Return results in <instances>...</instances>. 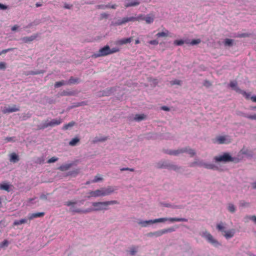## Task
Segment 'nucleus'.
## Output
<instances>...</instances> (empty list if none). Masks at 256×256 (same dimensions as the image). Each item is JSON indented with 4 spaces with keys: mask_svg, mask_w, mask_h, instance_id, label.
Returning a JSON list of instances; mask_svg holds the SVG:
<instances>
[{
    "mask_svg": "<svg viewBox=\"0 0 256 256\" xmlns=\"http://www.w3.org/2000/svg\"><path fill=\"white\" fill-rule=\"evenodd\" d=\"M20 110L19 107L16 105H14L12 106L4 107L2 110V112L4 114H10L14 112H18Z\"/></svg>",
    "mask_w": 256,
    "mask_h": 256,
    "instance_id": "9b49d317",
    "label": "nucleus"
},
{
    "mask_svg": "<svg viewBox=\"0 0 256 256\" xmlns=\"http://www.w3.org/2000/svg\"><path fill=\"white\" fill-rule=\"evenodd\" d=\"M162 110H165V111H169L170 110V108L166 106H163L162 107Z\"/></svg>",
    "mask_w": 256,
    "mask_h": 256,
    "instance_id": "e2e57ef3",
    "label": "nucleus"
},
{
    "mask_svg": "<svg viewBox=\"0 0 256 256\" xmlns=\"http://www.w3.org/2000/svg\"><path fill=\"white\" fill-rule=\"evenodd\" d=\"M138 246H132L130 248L129 253L131 256H134L137 252Z\"/></svg>",
    "mask_w": 256,
    "mask_h": 256,
    "instance_id": "c85d7f7f",
    "label": "nucleus"
},
{
    "mask_svg": "<svg viewBox=\"0 0 256 256\" xmlns=\"http://www.w3.org/2000/svg\"><path fill=\"white\" fill-rule=\"evenodd\" d=\"M80 172V169L78 168L68 172V175L76 176Z\"/></svg>",
    "mask_w": 256,
    "mask_h": 256,
    "instance_id": "72a5a7b5",
    "label": "nucleus"
},
{
    "mask_svg": "<svg viewBox=\"0 0 256 256\" xmlns=\"http://www.w3.org/2000/svg\"><path fill=\"white\" fill-rule=\"evenodd\" d=\"M154 16L152 14H148L145 16L144 20L148 24H150L153 22L154 21Z\"/></svg>",
    "mask_w": 256,
    "mask_h": 256,
    "instance_id": "a211bd4d",
    "label": "nucleus"
},
{
    "mask_svg": "<svg viewBox=\"0 0 256 256\" xmlns=\"http://www.w3.org/2000/svg\"><path fill=\"white\" fill-rule=\"evenodd\" d=\"M140 4V2H138V0H134L133 1L128 0V2H126L124 6L126 8H128V7H130V6H138Z\"/></svg>",
    "mask_w": 256,
    "mask_h": 256,
    "instance_id": "f3484780",
    "label": "nucleus"
},
{
    "mask_svg": "<svg viewBox=\"0 0 256 256\" xmlns=\"http://www.w3.org/2000/svg\"><path fill=\"white\" fill-rule=\"evenodd\" d=\"M116 190L114 187L112 186H108L107 188H102L100 189L96 190L94 191H90L88 192V197H98L104 196L109 195Z\"/></svg>",
    "mask_w": 256,
    "mask_h": 256,
    "instance_id": "7ed1b4c3",
    "label": "nucleus"
},
{
    "mask_svg": "<svg viewBox=\"0 0 256 256\" xmlns=\"http://www.w3.org/2000/svg\"><path fill=\"white\" fill-rule=\"evenodd\" d=\"M244 116L250 120H256V114L253 115H244Z\"/></svg>",
    "mask_w": 256,
    "mask_h": 256,
    "instance_id": "c03bdc74",
    "label": "nucleus"
},
{
    "mask_svg": "<svg viewBox=\"0 0 256 256\" xmlns=\"http://www.w3.org/2000/svg\"><path fill=\"white\" fill-rule=\"evenodd\" d=\"M126 24L124 17L122 19L118 20L116 22H112V25L114 26H121Z\"/></svg>",
    "mask_w": 256,
    "mask_h": 256,
    "instance_id": "aec40b11",
    "label": "nucleus"
},
{
    "mask_svg": "<svg viewBox=\"0 0 256 256\" xmlns=\"http://www.w3.org/2000/svg\"><path fill=\"white\" fill-rule=\"evenodd\" d=\"M214 160L216 162H228L233 161L234 158H232L228 153H224L222 156H215L214 158Z\"/></svg>",
    "mask_w": 256,
    "mask_h": 256,
    "instance_id": "9d476101",
    "label": "nucleus"
},
{
    "mask_svg": "<svg viewBox=\"0 0 256 256\" xmlns=\"http://www.w3.org/2000/svg\"><path fill=\"white\" fill-rule=\"evenodd\" d=\"M250 220L254 221L255 223L256 224V216H250Z\"/></svg>",
    "mask_w": 256,
    "mask_h": 256,
    "instance_id": "69168bd1",
    "label": "nucleus"
},
{
    "mask_svg": "<svg viewBox=\"0 0 256 256\" xmlns=\"http://www.w3.org/2000/svg\"><path fill=\"white\" fill-rule=\"evenodd\" d=\"M148 43L152 45L156 46L158 44V42L157 40H154L149 41Z\"/></svg>",
    "mask_w": 256,
    "mask_h": 256,
    "instance_id": "09e8293b",
    "label": "nucleus"
},
{
    "mask_svg": "<svg viewBox=\"0 0 256 256\" xmlns=\"http://www.w3.org/2000/svg\"><path fill=\"white\" fill-rule=\"evenodd\" d=\"M67 84L66 82H65L64 80H62L60 82H57L54 84V87L55 88H59L61 86H62Z\"/></svg>",
    "mask_w": 256,
    "mask_h": 256,
    "instance_id": "2f4dec72",
    "label": "nucleus"
},
{
    "mask_svg": "<svg viewBox=\"0 0 256 256\" xmlns=\"http://www.w3.org/2000/svg\"><path fill=\"white\" fill-rule=\"evenodd\" d=\"M166 152L170 155L174 156H178L184 152H187L190 154V156L191 157L194 156L196 154L194 150L190 148H185L175 150H168Z\"/></svg>",
    "mask_w": 256,
    "mask_h": 256,
    "instance_id": "39448f33",
    "label": "nucleus"
},
{
    "mask_svg": "<svg viewBox=\"0 0 256 256\" xmlns=\"http://www.w3.org/2000/svg\"><path fill=\"white\" fill-rule=\"evenodd\" d=\"M126 23L129 22H135L136 21V17L130 16V17H124Z\"/></svg>",
    "mask_w": 256,
    "mask_h": 256,
    "instance_id": "c9c22d12",
    "label": "nucleus"
},
{
    "mask_svg": "<svg viewBox=\"0 0 256 256\" xmlns=\"http://www.w3.org/2000/svg\"><path fill=\"white\" fill-rule=\"evenodd\" d=\"M14 49V48H8V49L4 50L2 52H0V55H1L2 54H6V52H8L12 51Z\"/></svg>",
    "mask_w": 256,
    "mask_h": 256,
    "instance_id": "a18cd8bd",
    "label": "nucleus"
},
{
    "mask_svg": "<svg viewBox=\"0 0 256 256\" xmlns=\"http://www.w3.org/2000/svg\"><path fill=\"white\" fill-rule=\"evenodd\" d=\"M204 85L206 86H209L210 85V83L208 81H206L204 82Z\"/></svg>",
    "mask_w": 256,
    "mask_h": 256,
    "instance_id": "774afa93",
    "label": "nucleus"
},
{
    "mask_svg": "<svg viewBox=\"0 0 256 256\" xmlns=\"http://www.w3.org/2000/svg\"><path fill=\"white\" fill-rule=\"evenodd\" d=\"M228 210L231 212H234L236 210V208L233 204H230L228 206Z\"/></svg>",
    "mask_w": 256,
    "mask_h": 256,
    "instance_id": "4c0bfd02",
    "label": "nucleus"
},
{
    "mask_svg": "<svg viewBox=\"0 0 256 256\" xmlns=\"http://www.w3.org/2000/svg\"><path fill=\"white\" fill-rule=\"evenodd\" d=\"M72 5H70L68 4H64V7L66 9H70L72 8Z\"/></svg>",
    "mask_w": 256,
    "mask_h": 256,
    "instance_id": "4d7b16f0",
    "label": "nucleus"
},
{
    "mask_svg": "<svg viewBox=\"0 0 256 256\" xmlns=\"http://www.w3.org/2000/svg\"><path fill=\"white\" fill-rule=\"evenodd\" d=\"M58 160V158L56 157H52L51 158H50L48 161V163H52V162H54L56 161H57Z\"/></svg>",
    "mask_w": 256,
    "mask_h": 256,
    "instance_id": "de8ad7c7",
    "label": "nucleus"
},
{
    "mask_svg": "<svg viewBox=\"0 0 256 256\" xmlns=\"http://www.w3.org/2000/svg\"><path fill=\"white\" fill-rule=\"evenodd\" d=\"M202 236L204 237L208 241V242L213 244H218L217 240L214 238L212 235L207 232H205L203 233Z\"/></svg>",
    "mask_w": 256,
    "mask_h": 256,
    "instance_id": "f8f14e48",
    "label": "nucleus"
},
{
    "mask_svg": "<svg viewBox=\"0 0 256 256\" xmlns=\"http://www.w3.org/2000/svg\"><path fill=\"white\" fill-rule=\"evenodd\" d=\"M170 221L172 222H188V219L185 218H162L154 219V220H141L138 222V224L142 227H146L148 224H155L156 222H164L166 221Z\"/></svg>",
    "mask_w": 256,
    "mask_h": 256,
    "instance_id": "f03ea898",
    "label": "nucleus"
},
{
    "mask_svg": "<svg viewBox=\"0 0 256 256\" xmlns=\"http://www.w3.org/2000/svg\"><path fill=\"white\" fill-rule=\"evenodd\" d=\"M10 160L14 163L16 162L19 160L18 156L15 153L12 152L10 155Z\"/></svg>",
    "mask_w": 256,
    "mask_h": 256,
    "instance_id": "6ab92c4d",
    "label": "nucleus"
},
{
    "mask_svg": "<svg viewBox=\"0 0 256 256\" xmlns=\"http://www.w3.org/2000/svg\"><path fill=\"white\" fill-rule=\"evenodd\" d=\"M169 32L167 30H165L164 31L162 32H158L156 36L158 38L160 37H167L168 36Z\"/></svg>",
    "mask_w": 256,
    "mask_h": 256,
    "instance_id": "393cba45",
    "label": "nucleus"
},
{
    "mask_svg": "<svg viewBox=\"0 0 256 256\" xmlns=\"http://www.w3.org/2000/svg\"><path fill=\"white\" fill-rule=\"evenodd\" d=\"M76 204V202L68 201L66 202V205L67 206H70Z\"/></svg>",
    "mask_w": 256,
    "mask_h": 256,
    "instance_id": "6e6d98bb",
    "label": "nucleus"
},
{
    "mask_svg": "<svg viewBox=\"0 0 256 256\" xmlns=\"http://www.w3.org/2000/svg\"><path fill=\"white\" fill-rule=\"evenodd\" d=\"M86 103L85 102H82L79 103H78V104L76 106H82L86 105Z\"/></svg>",
    "mask_w": 256,
    "mask_h": 256,
    "instance_id": "13d9d810",
    "label": "nucleus"
},
{
    "mask_svg": "<svg viewBox=\"0 0 256 256\" xmlns=\"http://www.w3.org/2000/svg\"><path fill=\"white\" fill-rule=\"evenodd\" d=\"M118 202L117 200H110L104 202H94L92 203V206H94L92 208H88L85 210L80 209H75L72 208H70V211L77 213H88L92 211H100L107 210L108 209V206L111 204H118Z\"/></svg>",
    "mask_w": 256,
    "mask_h": 256,
    "instance_id": "f257e3e1",
    "label": "nucleus"
},
{
    "mask_svg": "<svg viewBox=\"0 0 256 256\" xmlns=\"http://www.w3.org/2000/svg\"><path fill=\"white\" fill-rule=\"evenodd\" d=\"M202 166L208 169H210V170H217L218 169V167L212 164L204 163V164H202Z\"/></svg>",
    "mask_w": 256,
    "mask_h": 256,
    "instance_id": "5701e85b",
    "label": "nucleus"
},
{
    "mask_svg": "<svg viewBox=\"0 0 256 256\" xmlns=\"http://www.w3.org/2000/svg\"><path fill=\"white\" fill-rule=\"evenodd\" d=\"M132 40V38L130 37L128 38H123V39L118 40L116 42V44H119V45H123L124 44L130 43Z\"/></svg>",
    "mask_w": 256,
    "mask_h": 256,
    "instance_id": "dca6fc26",
    "label": "nucleus"
},
{
    "mask_svg": "<svg viewBox=\"0 0 256 256\" xmlns=\"http://www.w3.org/2000/svg\"><path fill=\"white\" fill-rule=\"evenodd\" d=\"M145 16L143 14H139L138 16L136 17V21H140V20H144Z\"/></svg>",
    "mask_w": 256,
    "mask_h": 256,
    "instance_id": "79ce46f5",
    "label": "nucleus"
},
{
    "mask_svg": "<svg viewBox=\"0 0 256 256\" xmlns=\"http://www.w3.org/2000/svg\"><path fill=\"white\" fill-rule=\"evenodd\" d=\"M18 26H17V25H14V26L12 28L11 30H12V31H15V30H16L18 29Z\"/></svg>",
    "mask_w": 256,
    "mask_h": 256,
    "instance_id": "680f3d73",
    "label": "nucleus"
},
{
    "mask_svg": "<svg viewBox=\"0 0 256 256\" xmlns=\"http://www.w3.org/2000/svg\"><path fill=\"white\" fill-rule=\"evenodd\" d=\"M40 198L42 200H46L47 196L46 194H42L40 196Z\"/></svg>",
    "mask_w": 256,
    "mask_h": 256,
    "instance_id": "0e129e2a",
    "label": "nucleus"
},
{
    "mask_svg": "<svg viewBox=\"0 0 256 256\" xmlns=\"http://www.w3.org/2000/svg\"><path fill=\"white\" fill-rule=\"evenodd\" d=\"M108 16V14L106 13H102L100 14V18L102 19V18H107Z\"/></svg>",
    "mask_w": 256,
    "mask_h": 256,
    "instance_id": "864d4df0",
    "label": "nucleus"
},
{
    "mask_svg": "<svg viewBox=\"0 0 256 256\" xmlns=\"http://www.w3.org/2000/svg\"><path fill=\"white\" fill-rule=\"evenodd\" d=\"M146 118V116L144 114H136L134 120L136 121L140 122L141 121L144 119H145Z\"/></svg>",
    "mask_w": 256,
    "mask_h": 256,
    "instance_id": "a878e982",
    "label": "nucleus"
},
{
    "mask_svg": "<svg viewBox=\"0 0 256 256\" xmlns=\"http://www.w3.org/2000/svg\"><path fill=\"white\" fill-rule=\"evenodd\" d=\"M38 36V34H36L30 36H25L22 38V40L24 43H28L36 40Z\"/></svg>",
    "mask_w": 256,
    "mask_h": 256,
    "instance_id": "ddd939ff",
    "label": "nucleus"
},
{
    "mask_svg": "<svg viewBox=\"0 0 256 256\" xmlns=\"http://www.w3.org/2000/svg\"><path fill=\"white\" fill-rule=\"evenodd\" d=\"M250 36V34H247V33H242L241 34H238L237 36L239 38H244V37H248Z\"/></svg>",
    "mask_w": 256,
    "mask_h": 256,
    "instance_id": "3c124183",
    "label": "nucleus"
},
{
    "mask_svg": "<svg viewBox=\"0 0 256 256\" xmlns=\"http://www.w3.org/2000/svg\"><path fill=\"white\" fill-rule=\"evenodd\" d=\"M28 220V218H22L20 220H16L14 222L13 226H18V225L27 223Z\"/></svg>",
    "mask_w": 256,
    "mask_h": 256,
    "instance_id": "412c9836",
    "label": "nucleus"
},
{
    "mask_svg": "<svg viewBox=\"0 0 256 256\" xmlns=\"http://www.w3.org/2000/svg\"><path fill=\"white\" fill-rule=\"evenodd\" d=\"M172 85L178 84L180 85L181 84V81L178 80H172L170 82Z\"/></svg>",
    "mask_w": 256,
    "mask_h": 256,
    "instance_id": "37998d69",
    "label": "nucleus"
},
{
    "mask_svg": "<svg viewBox=\"0 0 256 256\" xmlns=\"http://www.w3.org/2000/svg\"><path fill=\"white\" fill-rule=\"evenodd\" d=\"M200 42V39L192 40L190 43L191 45H196Z\"/></svg>",
    "mask_w": 256,
    "mask_h": 256,
    "instance_id": "a19ab883",
    "label": "nucleus"
},
{
    "mask_svg": "<svg viewBox=\"0 0 256 256\" xmlns=\"http://www.w3.org/2000/svg\"><path fill=\"white\" fill-rule=\"evenodd\" d=\"M174 231V229L173 228H168L166 229H163L161 230L158 231L154 232H151L148 234V236H156V237H158L168 232H170Z\"/></svg>",
    "mask_w": 256,
    "mask_h": 256,
    "instance_id": "6e6552de",
    "label": "nucleus"
},
{
    "mask_svg": "<svg viewBox=\"0 0 256 256\" xmlns=\"http://www.w3.org/2000/svg\"><path fill=\"white\" fill-rule=\"evenodd\" d=\"M184 42L188 43L187 42L184 41L182 40H176L174 42V44L176 46H182Z\"/></svg>",
    "mask_w": 256,
    "mask_h": 256,
    "instance_id": "7c9ffc66",
    "label": "nucleus"
},
{
    "mask_svg": "<svg viewBox=\"0 0 256 256\" xmlns=\"http://www.w3.org/2000/svg\"><path fill=\"white\" fill-rule=\"evenodd\" d=\"M102 180V178L100 177L99 174H98L95 176L94 179L92 180V182H96Z\"/></svg>",
    "mask_w": 256,
    "mask_h": 256,
    "instance_id": "58836bf2",
    "label": "nucleus"
},
{
    "mask_svg": "<svg viewBox=\"0 0 256 256\" xmlns=\"http://www.w3.org/2000/svg\"><path fill=\"white\" fill-rule=\"evenodd\" d=\"M62 120L60 118L53 119L50 122L46 121L44 122L41 125L38 126L39 129H44L48 126L53 127L56 126L60 124L62 122Z\"/></svg>",
    "mask_w": 256,
    "mask_h": 256,
    "instance_id": "0eeeda50",
    "label": "nucleus"
},
{
    "mask_svg": "<svg viewBox=\"0 0 256 256\" xmlns=\"http://www.w3.org/2000/svg\"><path fill=\"white\" fill-rule=\"evenodd\" d=\"M14 137H6L5 138L4 140L6 142H14Z\"/></svg>",
    "mask_w": 256,
    "mask_h": 256,
    "instance_id": "8fccbe9b",
    "label": "nucleus"
},
{
    "mask_svg": "<svg viewBox=\"0 0 256 256\" xmlns=\"http://www.w3.org/2000/svg\"><path fill=\"white\" fill-rule=\"evenodd\" d=\"M0 8L2 10H6L7 8V6L3 4H0Z\"/></svg>",
    "mask_w": 256,
    "mask_h": 256,
    "instance_id": "052dcab7",
    "label": "nucleus"
},
{
    "mask_svg": "<svg viewBox=\"0 0 256 256\" xmlns=\"http://www.w3.org/2000/svg\"><path fill=\"white\" fill-rule=\"evenodd\" d=\"M9 185L6 184H0V189L5 190L6 191H9Z\"/></svg>",
    "mask_w": 256,
    "mask_h": 256,
    "instance_id": "473e14b6",
    "label": "nucleus"
},
{
    "mask_svg": "<svg viewBox=\"0 0 256 256\" xmlns=\"http://www.w3.org/2000/svg\"><path fill=\"white\" fill-rule=\"evenodd\" d=\"M44 215V212H40L36 213L30 214L28 216V220H30L34 218L42 217Z\"/></svg>",
    "mask_w": 256,
    "mask_h": 256,
    "instance_id": "2eb2a0df",
    "label": "nucleus"
},
{
    "mask_svg": "<svg viewBox=\"0 0 256 256\" xmlns=\"http://www.w3.org/2000/svg\"><path fill=\"white\" fill-rule=\"evenodd\" d=\"M120 51V49L117 48H113L110 49V46L108 45L100 48L98 52L94 54L92 57L97 58L102 56H104L114 53Z\"/></svg>",
    "mask_w": 256,
    "mask_h": 256,
    "instance_id": "20e7f679",
    "label": "nucleus"
},
{
    "mask_svg": "<svg viewBox=\"0 0 256 256\" xmlns=\"http://www.w3.org/2000/svg\"><path fill=\"white\" fill-rule=\"evenodd\" d=\"M250 99L254 102H256V96L250 97Z\"/></svg>",
    "mask_w": 256,
    "mask_h": 256,
    "instance_id": "338daca9",
    "label": "nucleus"
},
{
    "mask_svg": "<svg viewBox=\"0 0 256 256\" xmlns=\"http://www.w3.org/2000/svg\"><path fill=\"white\" fill-rule=\"evenodd\" d=\"M231 142V139L228 136H219L213 140L214 144H228Z\"/></svg>",
    "mask_w": 256,
    "mask_h": 256,
    "instance_id": "1a4fd4ad",
    "label": "nucleus"
},
{
    "mask_svg": "<svg viewBox=\"0 0 256 256\" xmlns=\"http://www.w3.org/2000/svg\"><path fill=\"white\" fill-rule=\"evenodd\" d=\"M72 164H73L72 163L62 164V165L60 166L58 168V169L61 171H63V172L66 171V170H68L72 166Z\"/></svg>",
    "mask_w": 256,
    "mask_h": 256,
    "instance_id": "4be33fe9",
    "label": "nucleus"
},
{
    "mask_svg": "<svg viewBox=\"0 0 256 256\" xmlns=\"http://www.w3.org/2000/svg\"><path fill=\"white\" fill-rule=\"evenodd\" d=\"M230 86L232 88H233L234 90L236 92H239L240 91H241V90L237 86V82L236 81H232V82H230Z\"/></svg>",
    "mask_w": 256,
    "mask_h": 256,
    "instance_id": "b1692460",
    "label": "nucleus"
},
{
    "mask_svg": "<svg viewBox=\"0 0 256 256\" xmlns=\"http://www.w3.org/2000/svg\"><path fill=\"white\" fill-rule=\"evenodd\" d=\"M216 228L222 232H224L223 236L226 238L229 239L230 238H232L234 236V234H235V230L234 229H232L227 231L224 230L225 228V226H224V224L222 222H220V224H218L216 225Z\"/></svg>",
    "mask_w": 256,
    "mask_h": 256,
    "instance_id": "423d86ee",
    "label": "nucleus"
},
{
    "mask_svg": "<svg viewBox=\"0 0 256 256\" xmlns=\"http://www.w3.org/2000/svg\"><path fill=\"white\" fill-rule=\"evenodd\" d=\"M239 93L242 94L246 99H249L250 96V94L247 93L246 92L241 90V91H240Z\"/></svg>",
    "mask_w": 256,
    "mask_h": 256,
    "instance_id": "ea45409f",
    "label": "nucleus"
},
{
    "mask_svg": "<svg viewBox=\"0 0 256 256\" xmlns=\"http://www.w3.org/2000/svg\"><path fill=\"white\" fill-rule=\"evenodd\" d=\"M107 138L106 137H104L100 139H97L96 138L95 140H94V142H104L106 140Z\"/></svg>",
    "mask_w": 256,
    "mask_h": 256,
    "instance_id": "603ef678",
    "label": "nucleus"
},
{
    "mask_svg": "<svg viewBox=\"0 0 256 256\" xmlns=\"http://www.w3.org/2000/svg\"><path fill=\"white\" fill-rule=\"evenodd\" d=\"M110 8V4H100V5H98L96 6V8H98V9H102V10H104L106 8Z\"/></svg>",
    "mask_w": 256,
    "mask_h": 256,
    "instance_id": "e433bc0d",
    "label": "nucleus"
},
{
    "mask_svg": "<svg viewBox=\"0 0 256 256\" xmlns=\"http://www.w3.org/2000/svg\"><path fill=\"white\" fill-rule=\"evenodd\" d=\"M80 141V139L75 138H72L69 142V144L72 146H76V144Z\"/></svg>",
    "mask_w": 256,
    "mask_h": 256,
    "instance_id": "c756f323",
    "label": "nucleus"
},
{
    "mask_svg": "<svg viewBox=\"0 0 256 256\" xmlns=\"http://www.w3.org/2000/svg\"><path fill=\"white\" fill-rule=\"evenodd\" d=\"M8 242L6 240H5L0 244V246L1 248H3L4 246H8Z\"/></svg>",
    "mask_w": 256,
    "mask_h": 256,
    "instance_id": "49530a36",
    "label": "nucleus"
},
{
    "mask_svg": "<svg viewBox=\"0 0 256 256\" xmlns=\"http://www.w3.org/2000/svg\"><path fill=\"white\" fill-rule=\"evenodd\" d=\"M233 40L232 39L226 38L224 41L225 46H232V45Z\"/></svg>",
    "mask_w": 256,
    "mask_h": 256,
    "instance_id": "f704fd0d",
    "label": "nucleus"
},
{
    "mask_svg": "<svg viewBox=\"0 0 256 256\" xmlns=\"http://www.w3.org/2000/svg\"><path fill=\"white\" fill-rule=\"evenodd\" d=\"M6 68V64L4 62H0V69L4 70Z\"/></svg>",
    "mask_w": 256,
    "mask_h": 256,
    "instance_id": "5fc2aeb1",
    "label": "nucleus"
},
{
    "mask_svg": "<svg viewBox=\"0 0 256 256\" xmlns=\"http://www.w3.org/2000/svg\"><path fill=\"white\" fill-rule=\"evenodd\" d=\"M75 124H76L75 122H74L73 121L70 122L69 123L64 124L63 126L62 129L64 130H66L70 128H71V127L73 126H74Z\"/></svg>",
    "mask_w": 256,
    "mask_h": 256,
    "instance_id": "cd10ccee",
    "label": "nucleus"
},
{
    "mask_svg": "<svg viewBox=\"0 0 256 256\" xmlns=\"http://www.w3.org/2000/svg\"><path fill=\"white\" fill-rule=\"evenodd\" d=\"M159 168H172L171 166L168 165V164H162L160 166H159Z\"/></svg>",
    "mask_w": 256,
    "mask_h": 256,
    "instance_id": "bf43d9fd",
    "label": "nucleus"
},
{
    "mask_svg": "<svg viewBox=\"0 0 256 256\" xmlns=\"http://www.w3.org/2000/svg\"><path fill=\"white\" fill-rule=\"evenodd\" d=\"M44 215V212H40L36 213L30 214L28 216V220H30L34 218L42 217Z\"/></svg>",
    "mask_w": 256,
    "mask_h": 256,
    "instance_id": "4468645a",
    "label": "nucleus"
},
{
    "mask_svg": "<svg viewBox=\"0 0 256 256\" xmlns=\"http://www.w3.org/2000/svg\"><path fill=\"white\" fill-rule=\"evenodd\" d=\"M79 82V79L78 78H74L71 77L69 80L66 82L67 84H73L78 83Z\"/></svg>",
    "mask_w": 256,
    "mask_h": 256,
    "instance_id": "bb28decb",
    "label": "nucleus"
}]
</instances>
